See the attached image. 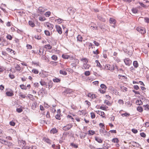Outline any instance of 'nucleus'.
Returning <instances> with one entry per match:
<instances>
[{
    "label": "nucleus",
    "mask_w": 149,
    "mask_h": 149,
    "mask_svg": "<svg viewBox=\"0 0 149 149\" xmlns=\"http://www.w3.org/2000/svg\"><path fill=\"white\" fill-rule=\"evenodd\" d=\"M100 132L102 136H104L105 137H108L110 135V133L107 132L104 128L100 129Z\"/></svg>",
    "instance_id": "obj_1"
},
{
    "label": "nucleus",
    "mask_w": 149,
    "mask_h": 149,
    "mask_svg": "<svg viewBox=\"0 0 149 149\" xmlns=\"http://www.w3.org/2000/svg\"><path fill=\"white\" fill-rule=\"evenodd\" d=\"M51 82H52L51 81H50L48 83V84H47L45 82V81H40V83L41 85L42 86H44L45 85L46 87V88L47 87V86H49L48 87L49 89L51 87H51H50V84L51 83Z\"/></svg>",
    "instance_id": "obj_2"
},
{
    "label": "nucleus",
    "mask_w": 149,
    "mask_h": 149,
    "mask_svg": "<svg viewBox=\"0 0 149 149\" xmlns=\"http://www.w3.org/2000/svg\"><path fill=\"white\" fill-rule=\"evenodd\" d=\"M73 125L71 124H68L63 127V129L65 131H67L71 128Z\"/></svg>",
    "instance_id": "obj_3"
},
{
    "label": "nucleus",
    "mask_w": 149,
    "mask_h": 149,
    "mask_svg": "<svg viewBox=\"0 0 149 149\" xmlns=\"http://www.w3.org/2000/svg\"><path fill=\"white\" fill-rule=\"evenodd\" d=\"M97 18L100 21L103 22H105V19L100 14L97 15Z\"/></svg>",
    "instance_id": "obj_4"
},
{
    "label": "nucleus",
    "mask_w": 149,
    "mask_h": 149,
    "mask_svg": "<svg viewBox=\"0 0 149 149\" xmlns=\"http://www.w3.org/2000/svg\"><path fill=\"white\" fill-rule=\"evenodd\" d=\"M136 30L142 34H144L146 33V31L143 28L138 27L137 28Z\"/></svg>",
    "instance_id": "obj_5"
},
{
    "label": "nucleus",
    "mask_w": 149,
    "mask_h": 149,
    "mask_svg": "<svg viewBox=\"0 0 149 149\" xmlns=\"http://www.w3.org/2000/svg\"><path fill=\"white\" fill-rule=\"evenodd\" d=\"M130 143L133 147L136 148H139L140 146V145L134 141H132L130 142Z\"/></svg>",
    "instance_id": "obj_6"
},
{
    "label": "nucleus",
    "mask_w": 149,
    "mask_h": 149,
    "mask_svg": "<svg viewBox=\"0 0 149 149\" xmlns=\"http://www.w3.org/2000/svg\"><path fill=\"white\" fill-rule=\"evenodd\" d=\"M124 62L125 64L128 65H130L132 61L129 58H127L124 60Z\"/></svg>",
    "instance_id": "obj_7"
},
{
    "label": "nucleus",
    "mask_w": 149,
    "mask_h": 149,
    "mask_svg": "<svg viewBox=\"0 0 149 149\" xmlns=\"http://www.w3.org/2000/svg\"><path fill=\"white\" fill-rule=\"evenodd\" d=\"M105 68L107 70H112L114 69V67L113 66H111L109 65H107L105 66Z\"/></svg>",
    "instance_id": "obj_8"
},
{
    "label": "nucleus",
    "mask_w": 149,
    "mask_h": 149,
    "mask_svg": "<svg viewBox=\"0 0 149 149\" xmlns=\"http://www.w3.org/2000/svg\"><path fill=\"white\" fill-rule=\"evenodd\" d=\"M47 9L41 7H39L38 9L39 13H40L41 14H42Z\"/></svg>",
    "instance_id": "obj_9"
},
{
    "label": "nucleus",
    "mask_w": 149,
    "mask_h": 149,
    "mask_svg": "<svg viewBox=\"0 0 149 149\" xmlns=\"http://www.w3.org/2000/svg\"><path fill=\"white\" fill-rule=\"evenodd\" d=\"M90 67V65L87 63H84L82 68L83 69L87 70Z\"/></svg>",
    "instance_id": "obj_10"
},
{
    "label": "nucleus",
    "mask_w": 149,
    "mask_h": 149,
    "mask_svg": "<svg viewBox=\"0 0 149 149\" xmlns=\"http://www.w3.org/2000/svg\"><path fill=\"white\" fill-rule=\"evenodd\" d=\"M56 31L60 34H62V31L61 28L59 26L56 25Z\"/></svg>",
    "instance_id": "obj_11"
},
{
    "label": "nucleus",
    "mask_w": 149,
    "mask_h": 149,
    "mask_svg": "<svg viewBox=\"0 0 149 149\" xmlns=\"http://www.w3.org/2000/svg\"><path fill=\"white\" fill-rule=\"evenodd\" d=\"M46 25L49 29L50 30H52V29H53L54 27V25L53 24L49 22L46 23Z\"/></svg>",
    "instance_id": "obj_12"
},
{
    "label": "nucleus",
    "mask_w": 149,
    "mask_h": 149,
    "mask_svg": "<svg viewBox=\"0 0 149 149\" xmlns=\"http://www.w3.org/2000/svg\"><path fill=\"white\" fill-rule=\"evenodd\" d=\"M67 11L70 15H73L74 12V10L72 8H68L67 9Z\"/></svg>",
    "instance_id": "obj_13"
},
{
    "label": "nucleus",
    "mask_w": 149,
    "mask_h": 149,
    "mask_svg": "<svg viewBox=\"0 0 149 149\" xmlns=\"http://www.w3.org/2000/svg\"><path fill=\"white\" fill-rule=\"evenodd\" d=\"M95 139L99 143H101L102 142V140L99 137L96 136L95 137Z\"/></svg>",
    "instance_id": "obj_14"
},
{
    "label": "nucleus",
    "mask_w": 149,
    "mask_h": 149,
    "mask_svg": "<svg viewBox=\"0 0 149 149\" xmlns=\"http://www.w3.org/2000/svg\"><path fill=\"white\" fill-rule=\"evenodd\" d=\"M87 135V133L84 132L81 133L80 134V138L81 139H84L86 136Z\"/></svg>",
    "instance_id": "obj_15"
},
{
    "label": "nucleus",
    "mask_w": 149,
    "mask_h": 149,
    "mask_svg": "<svg viewBox=\"0 0 149 149\" xmlns=\"http://www.w3.org/2000/svg\"><path fill=\"white\" fill-rule=\"evenodd\" d=\"M15 67L16 70L17 71H20L21 70V67L18 64H16L15 65Z\"/></svg>",
    "instance_id": "obj_16"
},
{
    "label": "nucleus",
    "mask_w": 149,
    "mask_h": 149,
    "mask_svg": "<svg viewBox=\"0 0 149 149\" xmlns=\"http://www.w3.org/2000/svg\"><path fill=\"white\" fill-rule=\"evenodd\" d=\"M50 132L51 134H54L57 132V130L56 128H53L50 130Z\"/></svg>",
    "instance_id": "obj_17"
},
{
    "label": "nucleus",
    "mask_w": 149,
    "mask_h": 149,
    "mask_svg": "<svg viewBox=\"0 0 149 149\" xmlns=\"http://www.w3.org/2000/svg\"><path fill=\"white\" fill-rule=\"evenodd\" d=\"M36 147L35 146H26L25 148V149H36Z\"/></svg>",
    "instance_id": "obj_18"
},
{
    "label": "nucleus",
    "mask_w": 149,
    "mask_h": 149,
    "mask_svg": "<svg viewBox=\"0 0 149 149\" xmlns=\"http://www.w3.org/2000/svg\"><path fill=\"white\" fill-rule=\"evenodd\" d=\"M6 94L7 96H12L14 95L13 92L9 91L7 92Z\"/></svg>",
    "instance_id": "obj_19"
},
{
    "label": "nucleus",
    "mask_w": 149,
    "mask_h": 149,
    "mask_svg": "<svg viewBox=\"0 0 149 149\" xmlns=\"http://www.w3.org/2000/svg\"><path fill=\"white\" fill-rule=\"evenodd\" d=\"M95 132L92 130H89L88 131V134L90 135H93L95 134Z\"/></svg>",
    "instance_id": "obj_20"
},
{
    "label": "nucleus",
    "mask_w": 149,
    "mask_h": 149,
    "mask_svg": "<svg viewBox=\"0 0 149 149\" xmlns=\"http://www.w3.org/2000/svg\"><path fill=\"white\" fill-rule=\"evenodd\" d=\"M62 58L64 59H68L70 58V56L67 54H63L62 56Z\"/></svg>",
    "instance_id": "obj_21"
},
{
    "label": "nucleus",
    "mask_w": 149,
    "mask_h": 149,
    "mask_svg": "<svg viewBox=\"0 0 149 149\" xmlns=\"http://www.w3.org/2000/svg\"><path fill=\"white\" fill-rule=\"evenodd\" d=\"M97 113L101 116L102 117L104 118H106V115L104 113V112H97Z\"/></svg>",
    "instance_id": "obj_22"
},
{
    "label": "nucleus",
    "mask_w": 149,
    "mask_h": 149,
    "mask_svg": "<svg viewBox=\"0 0 149 149\" xmlns=\"http://www.w3.org/2000/svg\"><path fill=\"white\" fill-rule=\"evenodd\" d=\"M136 103L137 105H141L142 104L143 102L141 100H139L136 101Z\"/></svg>",
    "instance_id": "obj_23"
},
{
    "label": "nucleus",
    "mask_w": 149,
    "mask_h": 149,
    "mask_svg": "<svg viewBox=\"0 0 149 149\" xmlns=\"http://www.w3.org/2000/svg\"><path fill=\"white\" fill-rule=\"evenodd\" d=\"M29 25L31 26L32 27H34L35 25L33 22L31 21H29Z\"/></svg>",
    "instance_id": "obj_24"
},
{
    "label": "nucleus",
    "mask_w": 149,
    "mask_h": 149,
    "mask_svg": "<svg viewBox=\"0 0 149 149\" xmlns=\"http://www.w3.org/2000/svg\"><path fill=\"white\" fill-rule=\"evenodd\" d=\"M133 65L134 67L137 68L138 67L139 65L137 61H134L133 62Z\"/></svg>",
    "instance_id": "obj_25"
},
{
    "label": "nucleus",
    "mask_w": 149,
    "mask_h": 149,
    "mask_svg": "<svg viewBox=\"0 0 149 149\" xmlns=\"http://www.w3.org/2000/svg\"><path fill=\"white\" fill-rule=\"evenodd\" d=\"M60 74H63L64 75H66L67 74V72L64 71L60 70L59 71Z\"/></svg>",
    "instance_id": "obj_26"
},
{
    "label": "nucleus",
    "mask_w": 149,
    "mask_h": 149,
    "mask_svg": "<svg viewBox=\"0 0 149 149\" xmlns=\"http://www.w3.org/2000/svg\"><path fill=\"white\" fill-rule=\"evenodd\" d=\"M81 61H82L83 62H84V63H87L88 62V59L86 58H81Z\"/></svg>",
    "instance_id": "obj_27"
},
{
    "label": "nucleus",
    "mask_w": 149,
    "mask_h": 149,
    "mask_svg": "<svg viewBox=\"0 0 149 149\" xmlns=\"http://www.w3.org/2000/svg\"><path fill=\"white\" fill-rule=\"evenodd\" d=\"M4 144L6 145H7L8 146H11L12 145V143L11 142H8L6 141V142H5Z\"/></svg>",
    "instance_id": "obj_28"
},
{
    "label": "nucleus",
    "mask_w": 149,
    "mask_h": 149,
    "mask_svg": "<svg viewBox=\"0 0 149 149\" xmlns=\"http://www.w3.org/2000/svg\"><path fill=\"white\" fill-rule=\"evenodd\" d=\"M104 103L108 106L111 105V103L108 100H105L104 101Z\"/></svg>",
    "instance_id": "obj_29"
},
{
    "label": "nucleus",
    "mask_w": 149,
    "mask_h": 149,
    "mask_svg": "<svg viewBox=\"0 0 149 149\" xmlns=\"http://www.w3.org/2000/svg\"><path fill=\"white\" fill-rule=\"evenodd\" d=\"M109 22L111 24H115L116 23V20L113 18H111L109 20Z\"/></svg>",
    "instance_id": "obj_30"
},
{
    "label": "nucleus",
    "mask_w": 149,
    "mask_h": 149,
    "mask_svg": "<svg viewBox=\"0 0 149 149\" xmlns=\"http://www.w3.org/2000/svg\"><path fill=\"white\" fill-rule=\"evenodd\" d=\"M77 38L78 40L80 42H82V37L80 35L78 36L77 37Z\"/></svg>",
    "instance_id": "obj_31"
},
{
    "label": "nucleus",
    "mask_w": 149,
    "mask_h": 149,
    "mask_svg": "<svg viewBox=\"0 0 149 149\" xmlns=\"http://www.w3.org/2000/svg\"><path fill=\"white\" fill-rule=\"evenodd\" d=\"M44 47L45 48H47V47L48 49H50L52 48V46L48 44L45 45Z\"/></svg>",
    "instance_id": "obj_32"
},
{
    "label": "nucleus",
    "mask_w": 149,
    "mask_h": 149,
    "mask_svg": "<svg viewBox=\"0 0 149 149\" xmlns=\"http://www.w3.org/2000/svg\"><path fill=\"white\" fill-rule=\"evenodd\" d=\"M130 114L129 113H127V112H125V113H123L121 114V116L123 117L125 116H130Z\"/></svg>",
    "instance_id": "obj_33"
},
{
    "label": "nucleus",
    "mask_w": 149,
    "mask_h": 149,
    "mask_svg": "<svg viewBox=\"0 0 149 149\" xmlns=\"http://www.w3.org/2000/svg\"><path fill=\"white\" fill-rule=\"evenodd\" d=\"M45 141L47 143H51V141L49 139L45 138L44 139Z\"/></svg>",
    "instance_id": "obj_34"
},
{
    "label": "nucleus",
    "mask_w": 149,
    "mask_h": 149,
    "mask_svg": "<svg viewBox=\"0 0 149 149\" xmlns=\"http://www.w3.org/2000/svg\"><path fill=\"white\" fill-rule=\"evenodd\" d=\"M112 141L114 143H118L119 140L117 138H115L112 139Z\"/></svg>",
    "instance_id": "obj_35"
},
{
    "label": "nucleus",
    "mask_w": 149,
    "mask_h": 149,
    "mask_svg": "<svg viewBox=\"0 0 149 149\" xmlns=\"http://www.w3.org/2000/svg\"><path fill=\"white\" fill-rule=\"evenodd\" d=\"M63 20L60 18H59L57 19H56L55 20V21L56 22H57L58 23L60 24L62 22V21Z\"/></svg>",
    "instance_id": "obj_36"
},
{
    "label": "nucleus",
    "mask_w": 149,
    "mask_h": 149,
    "mask_svg": "<svg viewBox=\"0 0 149 149\" xmlns=\"http://www.w3.org/2000/svg\"><path fill=\"white\" fill-rule=\"evenodd\" d=\"M20 87L22 89L24 90H26V86L24 85L23 84L20 85Z\"/></svg>",
    "instance_id": "obj_37"
},
{
    "label": "nucleus",
    "mask_w": 149,
    "mask_h": 149,
    "mask_svg": "<svg viewBox=\"0 0 149 149\" xmlns=\"http://www.w3.org/2000/svg\"><path fill=\"white\" fill-rule=\"evenodd\" d=\"M144 109L145 110H149V105L148 104L143 105Z\"/></svg>",
    "instance_id": "obj_38"
},
{
    "label": "nucleus",
    "mask_w": 149,
    "mask_h": 149,
    "mask_svg": "<svg viewBox=\"0 0 149 149\" xmlns=\"http://www.w3.org/2000/svg\"><path fill=\"white\" fill-rule=\"evenodd\" d=\"M51 58L54 61H56L57 59V56H56L55 55H53L52 56Z\"/></svg>",
    "instance_id": "obj_39"
},
{
    "label": "nucleus",
    "mask_w": 149,
    "mask_h": 149,
    "mask_svg": "<svg viewBox=\"0 0 149 149\" xmlns=\"http://www.w3.org/2000/svg\"><path fill=\"white\" fill-rule=\"evenodd\" d=\"M90 74V72L89 71H86L84 72V74L86 76H88Z\"/></svg>",
    "instance_id": "obj_40"
},
{
    "label": "nucleus",
    "mask_w": 149,
    "mask_h": 149,
    "mask_svg": "<svg viewBox=\"0 0 149 149\" xmlns=\"http://www.w3.org/2000/svg\"><path fill=\"white\" fill-rule=\"evenodd\" d=\"M53 81L54 82H58L60 81L59 79L56 78L53 79Z\"/></svg>",
    "instance_id": "obj_41"
},
{
    "label": "nucleus",
    "mask_w": 149,
    "mask_h": 149,
    "mask_svg": "<svg viewBox=\"0 0 149 149\" xmlns=\"http://www.w3.org/2000/svg\"><path fill=\"white\" fill-rule=\"evenodd\" d=\"M99 126L102 129L104 128L105 129V126L104 124L102 123H100L99 124Z\"/></svg>",
    "instance_id": "obj_42"
},
{
    "label": "nucleus",
    "mask_w": 149,
    "mask_h": 149,
    "mask_svg": "<svg viewBox=\"0 0 149 149\" xmlns=\"http://www.w3.org/2000/svg\"><path fill=\"white\" fill-rule=\"evenodd\" d=\"M118 103L120 104H123L124 103V101L120 99L119 100L118 102Z\"/></svg>",
    "instance_id": "obj_43"
},
{
    "label": "nucleus",
    "mask_w": 149,
    "mask_h": 149,
    "mask_svg": "<svg viewBox=\"0 0 149 149\" xmlns=\"http://www.w3.org/2000/svg\"><path fill=\"white\" fill-rule=\"evenodd\" d=\"M137 110L139 112H142L143 111L142 108L140 107H138L137 108Z\"/></svg>",
    "instance_id": "obj_44"
},
{
    "label": "nucleus",
    "mask_w": 149,
    "mask_h": 149,
    "mask_svg": "<svg viewBox=\"0 0 149 149\" xmlns=\"http://www.w3.org/2000/svg\"><path fill=\"white\" fill-rule=\"evenodd\" d=\"M100 87L102 88H104V89H106L107 88L106 86L104 84H101L100 85Z\"/></svg>",
    "instance_id": "obj_45"
},
{
    "label": "nucleus",
    "mask_w": 149,
    "mask_h": 149,
    "mask_svg": "<svg viewBox=\"0 0 149 149\" xmlns=\"http://www.w3.org/2000/svg\"><path fill=\"white\" fill-rule=\"evenodd\" d=\"M43 53V50L42 49H40L39 50V54L40 55H42Z\"/></svg>",
    "instance_id": "obj_46"
},
{
    "label": "nucleus",
    "mask_w": 149,
    "mask_h": 149,
    "mask_svg": "<svg viewBox=\"0 0 149 149\" xmlns=\"http://www.w3.org/2000/svg\"><path fill=\"white\" fill-rule=\"evenodd\" d=\"M57 107H54L52 108H51V110L52 112H56Z\"/></svg>",
    "instance_id": "obj_47"
},
{
    "label": "nucleus",
    "mask_w": 149,
    "mask_h": 149,
    "mask_svg": "<svg viewBox=\"0 0 149 149\" xmlns=\"http://www.w3.org/2000/svg\"><path fill=\"white\" fill-rule=\"evenodd\" d=\"M132 12L134 14L137 13V10L136 8H133L132 9Z\"/></svg>",
    "instance_id": "obj_48"
},
{
    "label": "nucleus",
    "mask_w": 149,
    "mask_h": 149,
    "mask_svg": "<svg viewBox=\"0 0 149 149\" xmlns=\"http://www.w3.org/2000/svg\"><path fill=\"white\" fill-rule=\"evenodd\" d=\"M57 62H56L52 61L50 62V63L51 65H52L54 66H55L57 65Z\"/></svg>",
    "instance_id": "obj_49"
},
{
    "label": "nucleus",
    "mask_w": 149,
    "mask_h": 149,
    "mask_svg": "<svg viewBox=\"0 0 149 149\" xmlns=\"http://www.w3.org/2000/svg\"><path fill=\"white\" fill-rule=\"evenodd\" d=\"M120 88L122 89V90H123V91H124V90L125 91H127V88L124 86H121Z\"/></svg>",
    "instance_id": "obj_50"
},
{
    "label": "nucleus",
    "mask_w": 149,
    "mask_h": 149,
    "mask_svg": "<svg viewBox=\"0 0 149 149\" xmlns=\"http://www.w3.org/2000/svg\"><path fill=\"white\" fill-rule=\"evenodd\" d=\"M32 72H33L35 74H37L38 73V71L36 69H33L32 70Z\"/></svg>",
    "instance_id": "obj_51"
},
{
    "label": "nucleus",
    "mask_w": 149,
    "mask_h": 149,
    "mask_svg": "<svg viewBox=\"0 0 149 149\" xmlns=\"http://www.w3.org/2000/svg\"><path fill=\"white\" fill-rule=\"evenodd\" d=\"M6 38L8 39H9L10 40H12L13 38L10 35H8L6 36Z\"/></svg>",
    "instance_id": "obj_52"
},
{
    "label": "nucleus",
    "mask_w": 149,
    "mask_h": 149,
    "mask_svg": "<svg viewBox=\"0 0 149 149\" xmlns=\"http://www.w3.org/2000/svg\"><path fill=\"white\" fill-rule=\"evenodd\" d=\"M91 116L92 118L93 119L95 117V115L93 112H91Z\"/></svg>",
    "instance_id": "obj_53"
},
{
    "label": "nucleus",
    "mask_w": 149,
    "mask_h": 149,
    "mask_svg": "<svg viewBox=\"0 0 149 149\" xmlns=\"http://www.w3.org/2000/svg\"><path fill=\"white\" fill-rule=\"evenodd\" d=\"M45 34L47 36H49L50 35V33L49 31H48L45 30Z\"/></svg>",
    "instance_id": "obj_54"
},
{
    "label": "nucleus",
    "mask_w": 149,
    "mask_h": 149,
    "mask_svg": "<svg viewBox=\"0 0 149 149\" xmlns=\"http://www.w3.org/2000/svg\"><path fill=\"white\" fill-rule=\"evenodd\" d=\"M55 118L59 120L61 119L60 116L58 114H57L55 116Z\"/></svg>",
    "instance_id": "obj_55"
},
{
    "label": "nucleus",
    "mask_w": 149,
    "mask_h": 149,
    "mask_svg": "<svg viewBox=\"0 0 149 149\" xmlns=\"http://www.w3.org/2000/svg\"><path fill=\"white\" fill-rule=\"evenodd\" d=\"M100 109H101L104 110H106V109L107 108L104 105H102L100 107Z\"/></svg>",
    "instance_id": "obj_56"
},
{
    "label": "nucleus",
    "mask_w": 149,
    "mask_h": 149,
    "mask_svg": "<svg viewBox=\"0 0 149 149\" xmlns=\"http://www.w3.org/2000/svg\"><path fill=\"white\" fill-rule=\"evenodd\" d=\"M140 135L141 137L143 138L145 137L146 136V134L144 132L140 133Z\"/></svg>",
    "instance_id": "obj_57"
},
{
    "label": "nucleus",
    "mask_w": 149,
    "mask_h": 149,
    "mask_svg": "<svg viewBox=\"0 0 149 149\" xmlns=\"http://www.w3.org/2000/svg\"><path fill=\"white\" fill-rule=\"evenodd\" d=\"M127 47V46L126 45H124V46H123L122 47V48H123V50L124 51V52H126L127 49L126 48Z\"/></svg>",
    "instance_id": "obj_58"
},
{
    "label": "nucleus",
    "mask_w": 149,
    "mask_h": 149,
    "mask_svg": "<svg viewBox=\"0 0 149 149\" xmlns=\"http://www.w3.org/2000/svg\"><path fill=\"white\" fill-rule=\"evenodd\" d=\"M132 132L134 134H136L138 132V131L137 130L135 129H132Z\"/></svg>",
    "instance_id": "obj_59"
},
{
    "label": "nucleus",
    "mask_w": 149,
    "mask_h": 149,
    "mask_svg": "<svg viewBox=\"0 0 149 149\" xmlns=\"http://www.w3.org/2000/svg\"><path fill=\"white\" fill-rule=\"evenodd\" d=\"M6 142V141L5 140H4L1 139H0V142L2 144H4L5 142Z\"/></svg>",
    "instance_id": "obj_60"
},
{
    "label": "nucleus",
    "mask_w": 149,
    "mask_h": 149,
    "mask_svg": "<svg viewBox=\"0 0 149 149\" xmlns=\"http://www.w3.org/2000/svg\"><path fill=\"white\" fill-rule=\"evenodd\" d=\"M144 126L146 127H148L149 126V122H146L143 124Z\"/></svg>",
    "instance_id": "obj_61"
},
{
    "label": "nucleus",
    "mask_w": 149,
    "mask_h": 149,
    "mask_svg": "<svg viewBox=\"0 0 149 149\" xmlns=\"http://www.w3.org/2000/svg\"><path fill=\"white\" fill-rule=\"evenodd\" d=\"M19 95L23 98H25L26 97V96L25 95L22 94L21 93L19 94Z\"/></svg>",
    "instance_id": "obj_62"
},
{
    "label": "nucleus",
    "mask_w": 149,
    "mask_h": 149,
    "mask_svg": "<svg viewBox=\"0 0 149 149\" xmlns=\"http://www.w3.org/2000/svg\"><path fill=\"white\" fill-rule=\"evenodd\" d=\"M51 13L50 12H47L45 13V15L46 17H49Z\"/></svg>",
    "instance_id": "obj_63"
},
{
    "label": "nucleus",
    "mask_w": 149,
    "mask_h": 149,
    "mask_svg": "<svg viewBox=\"0 0 149 149\" xmlns=\"http://www.w3.org/2000/svg\"><path fill=\"white\" fill-rule=\"evenodd\" d=\"M145 22L148 23L149 22V18L146 17L144 18Z\"/></svg>",
    "instance_id": "obj_64"
}]
</instances>
